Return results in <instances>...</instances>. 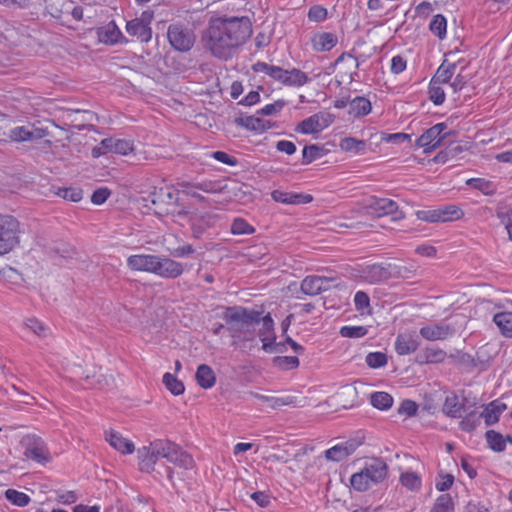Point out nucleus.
Segmentation results:
<instances>
[{
	"label": "nucleus",
	"instance_id": "18",
	"mask_svg": "<svg viewBox=\"0 0 512 512\" xmlns=\"http://www.w3.org/2000/svg\"><path fill=\"white\" fill-rule=\"evenodd\" d=\"M157 255L138 254L131 255L127 259V265L131 270L152 273Z\"/></svg>",
	"mask_w": 512,
	"mask_h": 512
},
{
	"label": "nucleus",
	"instance_id": "51",
	"mask_svg": "<svg viewBox=\"0 0 512 512\" xmlns=\"http://www.w3.org/2000/svg\"><path fill=\"white\" fill-rule=\"evenodd\" d=\"M483 418L480 415H477L475 411L468 413L460 422L459 427L462 431L472 432L476 429V427L480 424V419Z\"/></svg>",
	"mask_w": 512,
	"mask_h": 512
},
{
	"label": "nucleus",
	"instance_id": "34",
	"mask_svg": "<svg viewBox=\"0 0 512 512\" xmlns=\"http://www.w3.org/2000/svg\"><path fill=\"white\" fill-rule=\"evenodd\" d=\"M107 144L112 145L113 152L120 155H127L134 150L133 142L125 139H114L111 137L103 139V145L107 146Z\"/></svg>",
	"mask_w": 512,
	"mask_h": 512
},
{
	"label": "nucleus",
	"instance_id": "62",
	"mask_svg": "<svg viewBox=\"0 0 512 512\" xmlns=\"http://www.w3.org/2000/svg\"><path fill=\"white\" fill-rule=\"evenodd\" d=\"M381 141L388 142V143H402L404 141H411V135L406 133H381Z\"/></svg>",
	"mask_w": 512,
	"mask_h": 512
},
{
	"label": "nucleus",
	"instance_id": "54",
	"mask_svg": "<svg viewBox=\"0 0 512 512\" xmlns=\"http://www.w3.org/2000/svg\"><path fill=\"white\" fill-rule=\"evenodd\" d=\"M231 233L234 235L253 234L255 228L243 218H236L231 224Z\"/></svg>",
	"mask_w": 512,
	"mask_h": 512
},
{
	"label": "nucleus",
	"instance_id": "14",
	"mask_svg": "<svg viewBox=\"0 0 512 512\" xmlns=\"http://www.w3.org/2000/svg\"><path fill=\"white\" fill-rule=\"evenodd\" d=\"M420 335L428 341L444 340L455 333V329L445 323H434L420 328Z\"/></svg>",
	"mask_w": 512,
	"mask_h": 512
},
{
	"label": "nucleus",
	"instance_id": "37",
	"mask_svg": "<svg viewBox=\"0 0 512 512\" xmlns=\"http://www.w3.org/2000/svg\"><path fill=\"white\" fill-rule=\"evenodd\" d=\"M7 134H8V142L9 141L22 142V141L32 140V137L34 136V132L25 126H17V127L9 126Z\"/></svg>",
	"mask_w": 512,
	"mask_h": 512
},
{
	"label": "nucleus",
	"instance_id": "46",
	"mask_svg": "<svg viewBox=\"0 0 512 512\" xmlns=\"http://www.w3.org/2000/svg\"><path fill=\"white\" fill-rule=\"evenodd\" d=\"M5 497L13 505H16L18 507H25L31 501L30 497L27 494L19 492L15 489H7L5 491Z\"/></svg>",
	"mask_w": 512,
	"mask_h": 512
},
{
	"label": "nucleus",
	"instance_id": "63",
	"mask_svg": "<svg viewBox=\"0 0 512 512\" xmlns=\"http://www.w3.org/2000/svg\"><path fill=\"white\" fill-rule=\"evenodd\" d=\"M285 104L286 103L284 100H277L274 103L268 104L265 107H263L262 109L258 110L257 114L265 115V116L274 115V114L280 112L283 109V107L285 106Z\"/></svg>",
	"mask_w": 512,
	"mask_h": 512
},
{
	"label": "nucleus",
	"instance_id": "9",
	"mask_svg": "<svg viewBox=\"0 0 512 512\" xmlns=\"http://www.w3.org/2000/svg\"><path fill=\"white\" fill-rule=\"evenodd\" d=\"M21 444L24 447V455L38 463L49 462L51 457L46 444L41 437L36 435H26Z\"/></svg>",
	"mask_w": 512,
	"mask_h": 512
},
{
	"label": "nucleus",
	"instance_id": "42",
	"mask_svg": "<svg viewBox=\"0 0 512 512\" xmlns=\"http://www.w3.org/2000/svg\"><path fill=\"white\" fill-rule=\"evenodd\" d=\"M455 69H456V64L455 63H451V64H448V65H445L443 63V64H441L438 67L435 75L432 77L431 80H434V81H436V82H438L440 84L448 83L449 80L454 75Z\"/></svg>",
	"mask_w": 512,
	"mask_h": 512
},
{
	"label": "nucleus",
	"instance_id": "30",
	"mask_svg": "<svg viewBox=\"0 0 512 512\" xmlns=\"http://www.w3.org/2000/svg\"><path fill=\"white\" fill-rule=\"evenodd\" d=\"M446 352L438 348H425L416 356V362L419 364L441 363L445 360Z\"/></svg>",
	"mask_w": 512,
	"mask_h": 512
},
{
	"label": "nucleus",
	"instance_id": "3",
	"mask_svg": "<svg viewBox=\"0 0 512 512\" xmlns=\"http://www.w3.org/2000/svg\"><path fill=\"white\" fill-rule=\"evenodd\" d=\"M387 475V463L381 458H372L359 472L351 476L350 484L354 490L364 492L382 482Z\"/></svg>",
	"mask_w": 512,
	"mask_h": 512
},
{
	"label": "nucleus",
	"instance_id": "53",
	"mask_svg": "<svg viewBox=\"0 0 512 512\" xmlns=\"http://www.w3.org/2000/svg\"><path fill=\"white\" fill-rule=\"evenodd\" d=\"M57 195L71 202H79L83 198V191L78 187H64L58 189Z\"/></svg>",
	"mask_w": 512,
	"mask_h": 512
},
{
	"label": "nucleus",
	"instance_id": "39",
	"mask_svg": "<svg viewBox=\"0 0 512 512\" xmlns=\"http://www.w3.org/2000/svg\"><path fill=\"white\" fill-rule=\"evenodd\" d=\"M438 210L440 222L454 221L464 216V212L456 205H445Z\"/></svg>",
	"mask_w": 512,
	"mask_h": 512
},
{
	"label": "nucleus",
	"instance_id": "11",
	"mask_svg": "<svg viewBox=\"0 0 512 512\" xmlns=\"http://www.w3.org/2000/svg\"><path fill=\"white\" fill-rule=\"evenodd\" d=\"M184 271L183 264L167 256L157 255L152 274L166 279H176Z\"/></svg>",
	"mask_w": 512,
	"mask_h": 512
},
{
	"label": "nucleus",
	"instance_id": "22",
	"mask_svg": "<svg viewBox=\"0 0 512 512\" xmlns=\"http://www.w3.org/2000/svg\"><path fill=\"white\" fill-rule=\"evenodd\" d=\"M252 69L255 72H263L269 75L275 81H278L283 85L287 84V70L279 66H274L265 62L258 61L252 66Z\"/></svg>",
	"mask_w": 512,
	"mask_h": 512
},
{
	"label": "nucleus",
	"instance_id": "27",
	"mask_svg": "<svg viewBox=\"0 0 512 512\" xmlns=\"http://www.w3.org/2000/svg\"><path fill=\"white\" fill-rule=\"evenodd\" d=\"M465 411V405L459 402L458 396L455 393H451L446 396L442 412L450 418H460L462 412Z\"/></svg>",
	"mask_w": 512,
	"mask_h": 512
},
{
	"label": "nucleus",
	"instance_id": "52",
	"mask_svg": "<svg viewBox=\"0 0 512 512\" xmlns=\"http://www.w3.org/2000/svg\"><path fill=\"white\" fill-rule=\"evenodd\" d=\"M428 93H429V99L435 104V105H441L443 104L445 100V92L443 88L441 87V84L431 80L429 87H428Z\"/></svg>",
	"mask_w": 512,
	"mask_h": 512
},
{
	"label": "nucleus",
	"instance_id": "15",
	"mask_svg": "<svg viewBox=\"0 0 512 512\" xmlns=\"http://www.w3.org/2000/svg\"><path fill=\"white\" fill-rule=\"evenodd\" d=\"M97 36L99 41L106 45L128 42L114 21H110L106 25L99 27L97 29Z\"/></svg>",
	"mask_w": 512,
	"mask_h": 512
},
{
	"label": "nucleus",
	"instance_id": "33",
	"mask_svg": "<svg viewBox=\"0 0 512 512\" xmlns=\"http://www.w3.org/2000/svg\"><path fill=\"white\" fill-rule=\"evenodd\" d=\"M493 322L497 325L502 335L512 338V312H499L493 317Z\"/></svg>",
	"mask_w": 512,
	"mask_h": 512
},
{
	"label": "nucleus",
	"instance_id": "8",
	"mask_svg": "<svg viewBox=\"0 0 512 512\" xmlns=\"http://www.w3.org/2000/svg\"><path fill=\"white\" fill-rule=\"evenodd\" d=\"M392 269H396V266H392L391 264L368 265L362 269V277L365 281L372 284L383 282L395 275V273L392 272ZM397 269L396 274L400 277H406L405 274L409 272L406 267H397Z\"/></svg>",
	"mask_w": 512,
	"mask_h": 512
},
{
	"label": "nucleus",
	"instance_id": "41",
	"mask_svg": "<svg viewBox=\"0 0 512 512\" xmlns=\"http://www.w3.org/2000/svg\"><path fill=\"white\" fill-rule=\"evenodd\" d=\"M262 328L259 329L258 336L264 345L265 341H269L271 337L276 336L274 332V321L271 315L268 313L264 317H261Z\"/></svg>",
	"mask_w": 512,
	"mask_h": 512
},
{
	"label": "nucleus",
	"instance_id": "48",
	"mask_svg": "<svg viewBox=\"0 0 512 512\" xmlns=\"http://www.w3.org/2000/svg\"><path fill=\"white\" fill-rule=\"evenodd\" d=\"M401 484L411 491H417L421 488V478L415 472H404L400 476Z\"/></svg>",
	"mask_w": 512,
	"mask_h": 512
},
{
	"label": "nucleus",
	"instance_id": "26",
	"mask_svg": "<svg viewBox=\"0 0 512 512\" xmlns=\"http://www.w3.org/2000/svg\"><path fill=\"white\" fill-rule=\"evenodd\" d=\"M106 440L110 443V445L115 448L116 450L120 451L123 454H131L134 452V444L122 437L121 434H119L116 431H109L106 433Z\"/></svg>",
	"mask_w": 512,
	"mask_h": 512
},
{
	"label": "nucleus",
	"instance_id": "2",
	"mask_svg": "<svg viewBox=\"0 0 512 512\" xmlns=\"http://www.w3.org/2000/svg\"><path fill=\"white\" fill-rule=\"evenodd\" d=\"M226 329L234 339L249 340L254 327L261 322V312L242 306H229L223 312Z\"/></svg>",
	"mask_w": 512,
	"mask_h": 512
},
{
	"label": "nucleus",
	"instance_id": "60",
	"mask_svg": "<svg viewBox=\"0 0 512 512\" xmlns=\"http://www.w3.org/2000/svg\"><path fill=\"white\" fill-rule=\"evenodd\" d=\"M354 304L357 311L364 314L370 308V298L364 291L356 292L354 296Z\"/></svg>",
	"mask_w": 512,
	"mask_h": 512
},
{
	"label": "nucleus",
	"instance_id": "29",
	"mask_svg": "<svg viewBox=\"0 0 512 512\" xmlns=\"http://www.w3.org/2000/svg\"><path fill=\"white\" fill-rule=\"evenodd\" d=\"M139 469L142 472L150 473L154 470V466L158 460L153 449L142 447L138 450Z\"/></svg>",
	"mask_w": 512,
	"mask_h": 512
},
{
	"label": "nucleus",
	"instance_id": "38",
	"mask_svg": "<svg viewBox=\"0 0 512 512\" xmlns=\"http://www.w3.org/2000/svg\"><path fill=\"white\" fill-rule=\"evenodd\" d=\"M86 381L89 382L90 386L105 390L112 389L114 387V379L112 375H104L102 373L94 374L92 377L87 376Z\"/></svg>",
	"mask_w": 512,
	"mask_h": 512
},
{
	"label": "nucleus",
	"instance_id": "55",
	"mask_svg": "<svg viewBox=\"0 0 512 512\" xmlns=\"http://www.w3.org/2000/svg\"><path fill=\"white\" fill-rule=\"evenodd\" d=\"M454 504L449 494H442L437 499L431 512H452Z\"/></svg>",
	"mask_w": 512,
	"mask_h": 512
},
{
	"label": "nucleus",
	"instance_id": "24",
	"mask_svg": "<svg viewBox=\"0 0 512 512\" xmlns=\"http://www.w3.org/2000/svg\"><path fill=\"white\" fill-rule=\"evenodd\" d=\"M485 439L488 447L494 452H504L507 443H512V437L510 435H502L495 430H488L485 433Z\"/></svg>",
	"mask_w": 512,
	"mask_h": 512
},
{
	"label": "nucleus",
	"instance_id": "19",
	"mask_svg": "<svg viewBox=\"0 0 512 512\" xmlns=\"http://www.w3.org/2000/svg\"><path fill=\"white\" fill-rule=\"evenodd\" d=\"M507 409V405L499 399L493 400L484 405V410L481 416L484 418L486 426H491L497 423L500 415Z\"/></svg>",
	"mask_w": 512,
	"mask_h": 512
},
{
	"label": "nucleus",
	"instance_id": "50",
	"mask_svg": "<svg viewBox=\"0 0 512 512\" xmlns=\"http://www.w3.org/2000/svg\"><path fill=\"white\" fill-rule=\"evenodd\" d=\"M175 446V443L163 439H157L151 443V449H153L157 458L162 457L166 459V455H168L171 452L172 447Z\"/></svg>",
	"mask_w": 512,
	"mask_h": 512
},
{
	"label": "nucleus",
	"instance_id": "58",
	"mask_svg": "<svg viewBox=\"0 0 512 512\" xmlns=\"http://www.w3.org/2000/svg\"><path fill=\"white\" fill-rule=\"evenodd\" d=\"M387 361V355L383 352H371L366 356V364L374 369L385 366Z\"/></svg>",
	"mask_w": 512,
	"mask_h": 512
},
{
	"label": "nucleus",
	"instance_id": "57",
	"mask_svg": "<svg viewBox=\"0 0 512 512\" xmlns=\"http://www.w3.org/2000/svg\"><path fill=\"white\" fill-rule=\"evenodd\" d=\"M262 349L267 353L283 354L287 352V344L283 342H276V336L271 337L269 341H265Z\"/></svg>",
	"mask_w": 512,
	"mask_h": 512
},
{
	"label": "nucleus",
	"instance_id": "45",
	"mask_svg": "<svg viewBox=\"0 0 512 512\" xmlns=\"http://www.w3.org/2000/svg\"><path fill=\"white\" fill-rule=\"evenodd\" d=\"M185 187H191L198 190H201L206 193H221L224 189V186L220 181H203L195 184L187 183L184 185Z\"/></svg>",
	"mask_w": 512,
	"mask_h": 512
},
{
	"label": "nucleus",
	"instance_id": "35",
	"mask_svg": "<svg viewBox=\"0 0 512 512\" xmlns=\"http://www.w3.org/2000/svg\"><path fill=\"white\" fill-rule=\"evenodd\" d=\"M327 150L316 144L306 145L302 151V164L308 165L314 160L326 155Z\"/></svg>",
	"mask_w": 512,
	"mask_h": 512
},
{
	"label": "nucleus",
	"instance_id": "7",
	"mask_svg": "<svg viewBox=\"0 0 512 512\" xmlns=\"http://www.w3.org/2000/svg\"><path fill=\"white\" fill-rule=\"evenodd\" d=\"M446 129L445 123H438L427 129L417 140L416 146L424 148V153H431L444 144L446 138L455 135V132L444 133Z\"/></svg>",
	"mask_w": 512,
	"mask_h": 512
},
{
	"label": "nucleus",
	"instance_id": "4",
	"mask_svg": "<svg viewBox=\"0 0 512 512\" xmlns=\"http://www.w3.org/2000/svg\"><path fill=\"white\" fill-rule=\"evenodd\" d=\"M146 206L152 205L154 213L159 216L176 213L178 203V191L170 187L154 188L147 197L144 198Z\"/></svg>",
	"mask_w": 512,
	"mask_h": 512
},
{
	"label": "nucleus",
	"instance_id": "64",
	"mask_svg": "<svg viewBox=\"0 0 512 512\" xmlns=\"http://www.w3.org/2000/svg\"><path fill=\"white\" fill-rule=\"evenodd\" d=\"M110 195L111 191L107 187L98 188L93 192L91 196V202L96 205H101L108 199Z\"/></svg>",
	"mask_w": 512,
	"mask_h": 512
},
{
	"label": "nucleus",
	"instance_id": "16",
	"mask_svg": "<svg viewBox=\"0 0 512 512\" xmlns=\"http://www.w3.org/2000/svg\"><path fill=\"white\" fill-rule=\"evenodd\" d=\"M420 345L418 336L413 333H399L395 340V350L398 355L414 353Z\"/></svg>",
	"mask_w": 512,
	"mask_h": 512
},
{
	"label": "nucleus",
	"instance_id": "5",
	"mask_svg": "<svg viewBox=\"0 0 512 512\" xmlns=\"http://www.w3.org/2000/svg\"><path fill=\"white\" fill-rule=\"evenodd\" d=\"M20 223L12 215H0V255L12 251L20 242Z\"/></svg>",
	"mask_w": 512,
	"mask_h": 512
},
{
	"label": "nucleus",
	"instance_id": "28",
	"mask_svg": "<svg viewBox=\"0 0 512 512\" xmlns=\"http://www.w3.org/2000/svg\"><path fill=\"white\" fill-rule=\"evenodd\" d=\"M195 377L198 385L203 389H209L213 387L216 382L214 371L210 366L206 364H201L198 366Z\"/></svg>",
	"mask_w": 512,
	"mask_h": 512
},
{
	"label": "nucleus",
	"instance_id": "20",
	"mask_svg": "<svg viewBox=\"0 0 512 512\" xmlns=\"http://www.w3.org/2000/svg\"><path fill=\"white\" fill-rule=\"evenodd\" d=\"M235 124L250 131L265 132L273 127L269 120H263L256 116H240L235 118Z\"/></svg>",
	"mask_w": 512,
	"mask_h": 512
},
{
	"label": "nucleus",
	"instance_id": "21",
	"mask_svg": "<svg viewBox=\"0 0 512 512\" xmlns=\"http://www.w3.org/2000/svg\"><path fill=\"white\" fill-rule=\"evenodd\" d=\"M166 459L184 470H190L194 467V460L192 456L183 451L177 444L175 447H172L171 452L166 455Z\"/></svg>",
	"mask_w": 512,
	"mask_h": 512
},
{
	"label": "nucleus",
	"instance_id": "40",
	"mask_svg": "<svg viewBox=\"0 0 512 512\" xmlns=\"http://www.w3.org/2000/svg\"><path fill=\"white\" fill-rule=\"evenodd\" d=\"M466 184L471 188L481 191L485 195H493L496 192V186L493 182L483 178H470Z\"/></svg>",
	"mask_w": 512,
	"mask_h": 512
},
{
	"label": "nucleus",
	"instance_id": "12",
	"mask_svg": "<svg viewBox=\"0 0 512 512\" xmlns=\"http://www.w3.org/2000/svg\"><path fill=\"white\" fill-rule=\"evenodd\" d=\"M368 208L377 217L394 214H399L396 215L394 219H401L404 217V214L398 211V204L391 199L372 197L369 201Z\"/></svg>",
	"mask_w": 512,
	"mask_h": 512
},
{
	"label": "nucleus",
	"instance_id": "36",
	"mask_svg": "<svg viewBox=\"0 0 512 512\" xmlns=\"http://www.w3.org/2000/svg\"><path fill=\"white\" fill-rule=\"evenodd\" d=\"M370 403L376 409L387 410L393 405V397L387 392H374L370 396Z\"/></svg>",
	"mask_w": 512,
	"mask_h": 512
},
{
	"label": "nucleus",
	"instance_id": "10",
	"mask_svg": "<svg viewBox=\"0 0 512 512\" xmlns=\"http://www.w3.org/2000/svg\"><path fill=\"white\" fill-rule=\"evenodd\" d=\"M332 123L329 113H316L299 122L295 131L305 135L319 133Z\"/></svg>",
	"mask_w": 512,
	"mask_h": 512
},
{
	"label": "nucleus",
	"instance_id": "6",
	"mask_svg": "<svg viewBox=\"0 0 512 512\" xmlns=\"http://www.w3.org/2000/svg\"><path fill=\"white\" fill-rule=\"evenodd\" d=\"M167 37L170 45L179 52L191 50L196 40L193 30L181 23L170 24Z\"/></svg>",
	"mask_w": 512,
	"mask_h": 512
},
{
	"label": "nucleus",
	"instance_id": "56",
	"mask_svg": "<svg viewBox=\"0 0 512 512\" xmlns=\"http://www.w3.org/2000/svg\"><path fill=\"white\" fill-rule=\"evenodd\" d=\"M25 325L27 328H29L33 333H35L37 336L45 338L48 336L50 329L46 325H44L42 322L35 318L27 319L25 322Z\"/></svg>",
	"mask_w": 512,
	"mask_h": 512
},
{
	"label": "nucleus",
	"instance_id": "13",
	"mask_svg": "<svg viewBox=\"0 0 512 512\" xmlns=\"http://www.w3.org/2000/svg\"><path fill=\"white\" fill-rule=\"evenodd\" d=\"M360 445L361 442L355 439H349L327 449L325 451V458L328 461L341 462L352 455Z\"/></svg>",
	"mask_w": 512,
	"mask_h": 512
},
{
	"label": "nucleus",
	"instance_id": "1",
	"mask_svg": "<svg viewBox=\"0 0 512 512\" xmlns=\"http://www.w3.org/2000/svg\"><path fill=\"white\" fill-rule=\"evenodd\" d=\"M252 34L248 17L211 18L202 34L203 47L217 59H231Z\"/></svg>",
	"mask_w": 512,
	"mask_h": 512
},
{
	"label": "nucleus",
	"instance_id": "47",
	"mask_svg": "<svg viewBox=\"0 0 512 512\" xmlns=\"http://www.w3.org/2000/svg\"><path fill=\"white\" fill-rule=\"evenodd\" d=\"M273 365L282 370H292L299 366L300 362L296 356H276L272 359Z\"/></svg>",
	"mask_w": 512,
	"mask_h": 512
},
{
	"label": "nucleus",
	"instance_id": "17",
	"mask_svg": "<svg viewBox=\"0 0 512 512\" xmlns=\"http://www.w3.org/2000/svg\"><path fill=\"white\" fill-rule=\"evenodd\" d=\"M329 279L320 276H307L301 283V291L309 296L318 295L328 289Z\"/></svg>",
	"mask_w": 512,
	"mask_h": 512
},
{
	"label": "nucleus",
	"instance_id": "59",
	"mask_svg": "<svg viewBox=\"0 0 512 512\" xmlns=\"http://www.w3.org/2000/svg\"><path fill=\"white\" fill-rule=\"evenodd\" d=\"M368 332L364 326H343L340 329V335L346 338H361Z\"/></svg>",
	"mask_w": 512,
	"mask_h": 512
},
{
	"label": "nucleus",
	"instance_id": "31",
	"mask_svg": "<svg viewBox=\"0 0 512 512\" xmlns=\"http://www.w3.org/2000/svg\"><path fill=\"white\" fill-rule=\"evenodd\" d=\"M339 147L342 151L362 155L366 152L367 143L354 137H345L340 140Z\"/></svg>",
	"mask_w": 512,
	"mask_h": 512
},
{
	"label": "nucleus",
	"instance_id": "44",
	"mask_svg": "<svg viewBox=\"0 0 512 512\" xmlns=\"http://www.w3.org/2000/svg\"><path fill=\"white\" fill-rule=\"evenodd\" d=\"M163 384L175 396L182 394L185 390L183 382L169 372L163 375Z\"/></svg>",
	"mask_w": 512,
	"mask_h": 512
},
{
	"label": "nucleus",
	"instance_id": "32",
	"mask_svg": "<svg viewBox=\"0 0 512 512\" xmlns=\"http://www.w3.org/2000/svg\"><path fill=\"white\" fill-rule=\"evenodd\" d=\"M349 113L354 117L366 116L371 112V102L362 96L355 97L349 103Z\"/></svg>",
	"mask_w": 512,
	"mask_h": 512
},
{
	"label": "nucleus",
	"instance_id": "61",
	"mask_svg": "<svg viewBox=\"0 0 512 512\" xmlns=\"http://www.w3.org/2000/svg\"><path fill=\"white\" fill-rule=\"evenodd\" d=\"M327 9L321 5H314L308 11V18L314 22H321L327 18Z\"/></svg>",
	"mask_w": 512,
	"mask_h": 512
},
{
	"label": "nucleus",
	"instance_id": "25",
	"mask_svg": "<svg viewBox=\"0 0 512 512\" xmlns=\"http://www.w3.org/2000/svg\"><path fill=\"white\" fill-rule=\"evenodd\" d=\"M338 43V38L334 33L323 32L316 34L312 39V45L315 51L326 52L334 48Z\"/></svg>",
	"mask_w": 512,
	"mask_h": 512
},
{
	"label": "nucleus",
	"instance_id": "23",
	"mask_svg": "<svg viewBox=\"0 0 512 512\" xmlns=\"http://www.w3.org/2000/svg\"><path fill=\"white\" fill-rule=\"evenodd\" d=\"M126 31L130 36L137 37L141 42L147 43L152 38V29L141 21L132 19L126 24Z\"/></svg>",
	"mask_w": 512,
	"mask_h": 512
},
{
	"label": "nucleus",
	"instance_id": "43",
	"mask_svg": "<svg viewBox=\"0 0 512 512\" xmlns=\"http://www.w3.org/2000/svg\"><path fill=\"white\" fill-rule=\"evenodd\" d=\"M447 21L442 14L435 15L429 25L430 31L439 39H444L446 36Z\"/></svg>",
	"mask_w": 512,
	"mask_h": 512
},
{
	"label": "nucleus",
	"instance_id": "49",
	"mask_svg": "<svg viewBox=\"0 0 512 512\" xmlns=\"http://www.w3.org/2000/svg\"><path fill=\"white\" fill-rule=\"evenodd\" d=\"M309 81L308 76L297 68L287 70V84L286 86H303Z\"/></svg>",
	"mask_w": 512,
	"mask_h": 512
}]
</instances>
